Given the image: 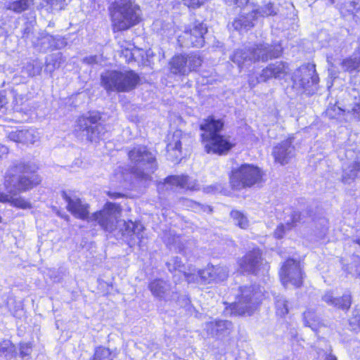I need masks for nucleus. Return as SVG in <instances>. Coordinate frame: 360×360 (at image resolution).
I'll use <instances>...</instances> for the list:
<instances>
[{
	"instance_id": "obj_1",
	"label": "nucleus",
	"mask_w": 360,
	"mask_h": 360,
	"mask_svg": "<svg viewBox=\"0 0 360 360\" xmlns=\"http://www.w3.org/2000/svg\"><path fill=\"white\" fill-rule=\"evenodd\" d=\"M34 165L22 162H15L8 168L5 178L4 186L7 193L11 195L9 203L20 209H31V202L25 198L15 197L21 192L32 189L41 182L36 174Z\"/></svg>"
},
{
	"instance_id": "obj_2",
	"label": "nucleus",
	"mask_w": 360,
	"mask_h": 360,
	"mask_svg": "<svg viewBox=\"0 0 360 360\" xmlns=\"http://www.w3.org/2000/svg\"><path fill=\"white\" fill-rule=\"evenodd\" d=\"M223 127L222 120H216L212 116L200 124V128L203 131L201 135L202 142L207 153L226 155L233 146L229 138L219 134Z\"/></svg>"
},
{
	"instance_id": "obj_3",
	"label": "nucleus",
	"mask_w": 360,
	"mask_h": 360,
	"mask_svg": "<svg viewBox=\"0 0 360 360\" xmlns=\"http://www.w3.org/2000/svg\"><path fill=\"white\" fill-rule=\"evenodd\" d=\"M109 11L114 31L128 30L141 20L140 7L134 0L115 1Z\"/></svg>"
},
{
	"instance_id": "obj_4",
	"label": "nucleus",
	"mask_w": 360,
	"mask_h": 360,
	"mask_svg": "<svg viewBox=\"0 0 360 360\" xmlns=\"http://www.w3.org/2000/svg\"><path fill=\"white\" fill-rule=\"evenodd\" d=\"M140 80L132 70H108L101 75V86L108 91L128 92L135 89Z\"/></svg>"
},
{
	"instance_id": "obj_5",
	"label": "nucleus",
	"mask_w": 360,
	"mask_h": 360,
	"mask_svg": "<svg viewBox=\"0 0 360 360\" xmlns=\"http://www.w3.org/2000/svg\"><path fill=\"white\" fill-rule=\"evenodd\" d=\"M131 161V172L138 178L148 179L156 169L155 158L146 147H134L128 153Z\"/></svg>"
},
{
	"instance_id": "obj_6",
	"label": "nucleus",
	"mask_w": 360,
	"mask_h": 360,
	"mask_svg": "<svg viewBox=\"0 0 360 360\" xmlns=\"http://www.w3.org/2000/svg\"><path fill=\"white\" fill-rule=\"evenodd\" d=\"M100 120L101 116L98 114L79 117L75 127V136L82 140L91 142L103 139L107 130L105 125L98 122Z\"/></svg>"
},
{
	"instance_id": "obj_7",
	"label": "nucleus",
	"mask_w": 360,
	"mask_h": 360,
	"mask_svg": "<svg viewBox=\"0 0 360 360\" xmlns=\"http://www.w3.org/2000/svg\"><path fill=\"white\" fill-rule=\"evenodd\" d=\"M262 297V291L253 286L240 287L236 294V300L231 304L233 312L239 315H250Z\"/></svg>"
},
{
	"instance_id": "obj_8",
	"label": "nucleus",
	"mask_w": 360,
	"mask_h": 360,
	"mask_svg": "<svg viewBox=\"0 0 360 360\" xmlns=\"http://www.w3.org/2000/svg\"><path fill=\"white\" fill-rule=\"evenodd\" d=\"M262 172L258 167L243 164L232 171L230 183L233 188L240 190L259 184L262 181Z\"/></svg>"
},
{
	"instance_id": "obj_9",
	"label": "nucleus",
	"mask_w": 360,
	"mask_h": 360,
	"mask_svg": "<svg viewBox=\"0 0 360 360\" xmlns=\"http://www.w3.org/2000/svg\"><path fill=\"white\" fill-rule=\"evenodd\" d=\"M120 212V209L117 204L108 202L103 210L90 215L88 222L98 224L103 230L111 233L117 228Z\"/></svg>"
},
{
	"instance_id": "obj_10",
	"label": "nucleus",
	"mask_w": 360,
	"mask_h": 360,
	"mask_svg": "<svg viewBox=\"0 0 360 360\" xmlns=\"http://www.w3.org/2000/svg\"><path fill=\"white\" fill-rule=\"evenodd\" d=\"M201 63V58L196 54L176 55L169 62V70L172 75L185 76L195 70Z\"/></svg>"
},
{
	"instance_id": "obj_11",
	"label": "nucleus",
	"mask_w": 360,
	"mask_h": 360,
	"mask_svg": "<svg viewBox=\"0 0 360 360\" xmlns=\"http://www.w3.org/2000/svg\"><path fill=\"white\" fill-rule=\"evenodd\" d=\"M207 27L202 22L195 21L185 28L178 37V41L182 46L200 48L205 44L204 34L207 32Z\"/></svg>"
},
{
	"instance_id": "obj_12",
	"label": "nucleus",
	"mask_w": 360,
	"mask_h": 360,
	"mask_svg": "<svg viewBox=\"0 0 360 360\" xmlns=\"http://www.w3.org/2000/svg\"><path fill=\"white\" fill-rule=\"evenodd\" d=\"M294 86L304 91H311V88L319 82V77L315 66L308 64L300 67L292 77Z\"/></svg>"
},
{
	"instance_id": "obj_13",
	"label": "nucleus",
	"mask_w": 360,
	"mask_h": 360,
	"mask_svg": "<svg viewBox=\"0 0 360 360\" xmlns=\"http://www.w3.org/2000/svg\"><path fill=\"white\" fill-rule=\"evenodd\" d=\"M280 278L285 287L288 284L300 287L303 278L300 262L292 259L286 260L281 269Z\"/></svg>"
},
{
	"instance_id": "obj_14",
	"label": "nucleus",
	"mask_w": 360,
	"mask_h": 360,
	"mask_svg": "<svg viewBox=\"0 0 360 360\" xmlns=\"http://www.w3.org/2000/svg\"><path fill=\"white\" fill-rule=\"evenodd\" d=\"M61 197L67 202V210L74 217L81 219H85L88 221L89 217V206L71 191H62Z\"/></svg>"
},
{
	"instance_id": "obj_15",
	"label": "nucleus",
	"mask_w": 360,
	"mask_h": 360,
	"mask_svg": "<svg viewBox=\"0 0 360 360\" xmlns=\"http://www.w3.org/2000/svg\"><path fill=\"white\" fill-rule=\"evenodd\" d=\"M254 63L266 62L268 60L278 58L282 53V47L279 44H269L267 43L256 44L250 46Z\"/></svg>"
},
{
	"instance_id": "obj_16",
	"label": "nucleus",
	"mask_w": 360,
	"mask_h": 360,
	"mask_svg": "<svg viewBox=\"0 0 360 360\" xmlns=\"http://www.w3.org/2000/svg\"><path fill=\"white\" fill-rule=\"evenodd\" d=\"M233 326L231 321L223 319H214L205 322L203 330L211 338L222 340L229 336L233 331Z\"/></svg>"
},
{
	"instance_id": "obj_17",
	"label": "nucleus",
	"mask_w": 360,
	"mask_h": 360,
	"mask_svg": "<svg viewBox=\"0 0 360 360\" xmlns=\"http://www.w3.org/2000/svg\"><path fill=\"white\" fill-rule=\"evenodd\" d=\"M238 265L242 272L257 274L263 265L261 251L259 249H254L248 252L239 259Z\"/></svg>"
},
{
	"instance_id": "obj_18",
	"label": "nucleus",
	"mask_w": 360,
	"mask_h": 360,
	"mask_svg": "<svg viewBox=\"0 0 360 360\" xmlns=\"http://www.w3.org/2000/svg\"><path fill=\"white\" fill-rule=\"evenodd\" d=\"M275 162L283 165L288 164L295 156V148L292 139H287L275 146L272 150Z\"/></svg>"
},
{
	"instance_id": "obj_19",
	"label": "nucleus",
	"mask_w": 360,
	"mask_h": 360,
	"mask_svg": "<svg viewBox=\"0 0 360 360\" xmlns=\"http://www.w3.org/2000/svg\"><path fill=\"white\" fill-rule=\"evenodd\" d=\"M152 295L160 300L167 301L174 297V290L171 284L160 278L153 280L148 284Z\"/></svg>"
},
{
	"instance_id": "obj_20",
	"label": "nucleus",
	"mask_w": 360,
	"mask_h": 360,
	"mask_svg": "<svg viewBox=\"0 0 360 360\" xmlns=\"http://www.w3.org/2000/svg\"><path fill=\"white\" fill-rule=\"evenodd\" d=\"M169 186L171 187V189L172 188V186L189 190L198 189V184L195 180L191 179L188 176L184 175L168 176L165 179L164 183L159 184L158 189H163L164 187H166V189L168 190Z\"/></svg>"
},
{
	"instance_id": "obj_21",
	"label": "nucleus",
	"mask_w": 360,
	"mask_h": 360,
	"mask_svg": "<svg viewBox=\"0 0 360 360\" xmlns=\"http://www.w3.org/2000/svg\"><path fill=\"white\" fill-rule=\"evenodd\" d=\"M322 300L328 306L347 311L352 304V295L350 292H347L342 296L335 297L333 296V292L327 291L322 296Z\"/></svg>"
},
{
	"instance_id": "obj_22",
	"label": "nucleus",
	"mask_w": 360,
	"mask_h": 360,
	"mask_svg": "<svg viewBox=\"0 0 360 360\" xmlns=\"http://www.w3.org/2000/svg\"><path fill=\"white\" fill-rule=\"evenodd\" d=\"M188 135L184 134L181 130H176L167 136V150L168 152H175V155L179 157L181 152V145L188 142Z\"/></svg>"
},
{
	"instance_id": "obj_23",
	"label": "nucleus",
	"mask_w": 360,
	"mask_h": 360,
	"mask_svg": "<svg viewBox=\"0 0 360 360\" xmlns=\"http://www.w3.org/2000/svg\"><path fill=\"white\" fill-rule=\"evenodd\" d=\"M11 141L25 144H33L39 140V136L34 129H20L8 134Z\"/></svg>"
},
{
	"instance_id": "obj_24",
	"label": "nucleus",
	"mask_w": 360,
	"mask_h": 360,
	"mask_svg": "<svg viewBox=\"0 0 360 360\" xmlns=\"http://www.w3.org/2000/svg\"><path fill=\"white\" fill-rule=\"evenodd\" d=\"M287 73V66L283 62H276L269 65L262 70L260 74L261 79L267 81L271 78H281Z\"/></svg>"
},
{
	"instance_id": "obj_25",
	"label": "nucleus",
	"mask_w": 360,
	"mask_h": 360,
	"mask_svg": "<svg viewBox=\"0 0 360 360\" xmlns=\"http://www.w3.org/2000/svg\"><path fill=\"white\" fill-rule=\"evenodd\" d=\"M231 60L239 68L243 65L250 64L254 62L251 47H245L237 49L231 57Z\"/></svg>"
},
{
	"instance_id": "obj_26",
	"label": "nucleus",
	"mask_w": 360,
	"mask_h": 360,
	"mask_svg": "<svg viewBox=\"0 0 360 360\" xmlns=\"http://www.w3.org/2000/svg\"><path fill=\"white\" fill-rule=\"evenodd\" d=\"M184 276L188 283L198 282L201 281L204 283H210L212 281V274L211 266H207L202 270H198L197 274L194 272H184Z\"/></svg>"
},
{
	"instance_id": "obj_27",
	"label": "nucleus",
	"mask_w": 360,
	"mask_h": 360,
	"mask_svg": "<svg viewBox=\"0 0 360 360\" xmlns=\"http://www.w3.org/2000/svg\"><path fill=\"white\" fill-rule=\"evenodd\" d=\"M258 16L255 11L248 13L246 15H241L235 20L232 25L236 30H241L242 29H250L255 25V22Z\"/></svg>"
},
{
	"instance_id": "obj_28",
	"label": "nucleus",
	"mask_w": 360,
	"mask_h": 360,
	"mask_svg": "<svg viewBox=\"0 0 360 360\" xmlns=\"http://www.w3.org/2000/svg\"><path fill=\"white\" fill-rule=\"evenodd\" d=\"M360 171V158H356L350 165L343 170L342 181L344 184H350L358 176Z\"/></svg>"
},
{
	"instance_id": "obj_29",
	"label": "nucleus",
	"mask_w": 360,
	"mask_h": 360,
	"mask_svg": "<svg viewBox=\"0 0 360 360\" xmlns=\"http://www.w3.org/2000/svg\"><path fill=\"white\" fill-rule=\"evenodd\" d=\"M34 4V0H16L6 4V8L15 13H21L28 10Z\"/></svg>"
},
{
	"instance_id": "obj_30",
	"label": "nucleus",
	"mask_w": 360,
	"mask_h": 360,
	"mask_svg": "<svg viewBox=\"0 0 360 360\" xmlns=\"http://www.w3.org/2000/svg\"><path fill=\"white\" fill-rule=\"evenodd\" d=\"M341 67L345 72H360V53L359 56L353 55L343 59L341 62Z\"/></svg>"
},
{
	"instance_id": "obj_31",
	"label": "nucleus",
	"mask_w": 360,
	"mask_h": 360,
	"mask_svg": "<svg viewBox=\"0 0 360 360\" xmlns=\"http://www.w3.org/2000/svg\"><path fill=\"white\" fill-rule=\"evenodd\" d=\"M303 321L305 326L316 331L321 325L319 319L313 310L308 309L303 313Z\"/></svg>"
},
{
	"instance_id": "obj_32",
	"label": "nucleus",
	"mask_w": 360,
	"mask_h": 360,
	"mask_svg": "<svg viewBox=\"0 0 360 360\" xmlns=\"http://www.w3.org/2000/svg\"><path fill=\"white\" fill-rule=\"evenodd\" d=\"M54 38L53 36L47 33H41L38 41H33L35 46L39 47L40 50L46 51L49 49L58 48L54 44Z\"/></svg>"
},
{
	"instance_id": "obj_33",
	"label": "nucleus",
	"mask_w": 360,
	"mask_h": 360,
	"mask_svg": "<svg viewBox=\"0 0 360 360\" xmlns=\"http://www.w3.org/2000/svg\"><path fill=\"white\" fill-rule=\"evenodd\" d=\"M143 226L140 224L134 223L131 221H123V227L122 228V232L123 236L136 235L139 238L140 232L142 231Z\"/></svg>"
},
{
	"instance_id": "obj_34",
	"label": "nucleus",
	"mask_w": 360,
	"mask_h": 360,
	"mask_svg": "<svg viewBox=\"0 0 360 360\" xmlns=\"http://www.w3.org/2000/svg\"><path fill=\"white\" fill-rule=\"evenodd\" d=\"M15 346L8 340H4L0 342V356H4L6 359H11L15 356Z\"/></svg>"
},
{
	"instance_id": "obj_35",
	"label": "nucleus",
	"mask_w": 360,
	"mask_h": 360,
	"mask_svg": "<svg viewBox=\"0 0 360 360\" xmlns=\"http://www.w3.org/2000/svg\"><path fill=\"white\" fill-rule=\"evenodd\" d=\"M257 16L268 17L277 15L278 8L274 4L269 2L261 6L259 8L255 10Z\"/></svg>"
},
{
	"instance_id": "obj_36",
	"label": "nucleus",
	"mask_w": 360,
	"mask_h": 360,
	"mask_svg": "<svg viewBox=\"0 0 360 360\" xmlns=\"http://www.w3.org/2000/svg\"><path fill=\"white\" fill-rule=\"evenodd\" d=\"M235 225L245 229L249 226V220L246 215L238 210H232L230 213Z\"/></svg>"
},
{
	"instance_id": "obj_37",
	"label": "nucleus",
	"mask_w": 360,
	"mask_h": 360,
	"mask_svg": "<svg viewBox=\"0 0 360 360\" xmlns=\"http://www.w3.org/2000/svg\"><path fill=\"white\" fill-rule=\"evenodd\" d=\"M212 281L219 282L226 280L229 276V271L226 266H211Z\"/></svg>"
},
{
	"instance_id": "obj_38",
	"label": "nucleus",
	"mask_w": 360,
	"mask_h": 360,
	"mask_svg": "<svg viewBox=\"0 0 360 360\" xmlns=\"http://www.w3.org/2000/svg\"><path fill=\"white\" fill-rule=\"evenodd\" d=\"M115 356L108 348L99 347L96 349L93 359L89 360H113Z\"/></svg>"
},
{
	"instance_id": "obj_39",
	"label": "nucleus",
	"mask_w": 360,
	"mask_h": 360,
	"mask_svg": "<svg viewBox=\"0 0 360 360\" xmlns=\"http://www.w3.org/2000/svg\"><path fill=\"white\" fill-rule=\"evenodd\" d=\"M275 306L276 314L280 316H285L289 311L288 301L283 296L275 297Z\"/></svg>"
},
{
	"instance_id": "obj_40",
	"label": "nucleus",
	"mask_w": 360,
	"mask_h": 360,
	"mask_svg": "<svg viewBox=\"0 0 360 360\" xmlns=\"http://www.w3.org/2000/svg\"><path fill=\"white\" fill-rule=\"evenodd\" d=\"M292 229V225L290 223L289 221H287L286 223L279 224L274 231V235L275 238L280 239L283 238L287 231L291 230Z\"/></svg>"
},
{
	"instance_id": "obj_41",
	"label": "nucleus",
	"mask_w": 360,
	"mask_h": 360,
	"mask_svg": "<svg viewBox=\"0 0 360 360\" xmlns=\"http://www.w3.org/2000/svg\"><path fill=\"white\" fill-rule=\"evenodd\" d=\"M346 111H347V108L343 110L340 107L334 105L328 107L325 113H326V116H327L330 119H335V118H337V117H338L339 115H340L342 113V112H346Z\"/></svg>"
},
{
	"instance_id": "obj_42",
	"label": "nucleus",
	"mask_w": 360,
	"mask_h": 360,
	"mask_svg": "<svg viewBox=\"0 0 360 360\" xmlns=\"http://www.w3.org/2000/svg\"><path fill=\"white\" fill-rule=\"evenodd\" d=\"M348 113H352L355 117L360 119V96L355 98L352 104L347 108Z\"/></svg>"
},
{
	"instance_id": "obj_43",
	"label": "nucleus",
	"mask_w": 360,
	"mask_h": 360,
	"mask_svg": "<svg viewBox=\"0 0 360 360\" xmlns=\"http://www.w3.org/2000/svg\"><path fill=\"white\" fill-rule=\"evenodd\" d=\"M166 264L169 271L171 272L176 270L181 271V268L182 267V262L181 259L177 257H172L167 262Z\"/></svg>"
},
{
	"instance_id": "obj_44",
	"label": "nucleus",
	"mask_w": 360,
	"mask_h": 360,
	"mask_svg": "<svg viewBox=\"0 0 360 360\" xmlns=\"http://www.w3.org/2000/svg\"><path fill=\"white\" fill-rule=\"evenodd\" d=\"M345 8L349 13L355 14L360 11V0L347 2L345 4Z\"/></svg>"
},
{
	"instance_id": "obj_45",
	"label": "nucleus",
	"mask_w": 360,
	"mask_h": 360,
	"mask_svg": "<svg viewBox=\"0 0 360 360\" xmlns=\"http://www.w3.org/2000/svg\"><path fill=\"white\" fill-rule=\"evenodd\" d=\"M164 241L167 245L176 246L180 242V238L178 236L172 234L171 232L165 233L164 236Z\"/></svg>"
},
{
	"instance_id": "obj_46",
	"label": "nucleus",
	"mask_w": 360,
	"mask_h": 360,
	"mask_svg": "<svg viewBox=\"0 0 360 360\" xmlns=\"http://www.w3.org/2000/svg\"><path fill=\"white\" fill-rule=\"evenodd\" d=\"M122 56L125 58L126 62L130 63L132 61H135L134 60V53H133L132 48H126L122 50Z\"/></svg>"
},
{
	"instance_id": "obj_47",
	"label": "nucleus",
	"mask_w": 360,
	"mask_h": 360,
	"mask_svg": "<svg viewBox=\"0 0 360 360\" xmlns=\"http://www.w3.org/2000/svg\"><path fill=\"white\" fill-rule=\"evenodd\" d=\"M32 352V347L30 343L20 344V353L22 358L29 356Z\"/></svg>"
},
{
	"instance_id": "obj_48",
	"label": "nucleus",
	"mask_w": 360,
	"mask_h": 360,
	"mask_svg": "<svg viewBox=\"0 0 360 360\" xmlns=\"http://www.w3.org/2000/svg\"><path fill=\"white\" fill-rule=\"evenodd\" d=\"M83 60L84 63L89 65L98 64L103 61L102 56L96 55L86 57Z\"/></svg>"
},
{
	"instance_id": "obj_49",
	"label": "nucleus",
	"mask_w": 360,
	"mask_h": 360,
	"mask_svg": "<svg viewBox=\"0 0 360 360\" xmlns=\"http://www.w3.org/2000/svg\"><path fill=\"white\" fill-rule=\"evenodd\" d=\"M264 82L261 79L260 75L258 77L255 74H250L248 75V84L250 87L254 88L259 82Z\"/></svg>"
},
{
	"instance_id": "obj_50",
	"label": "nucleus",
	"mask_w": 360,
	"mask_h": 360,
	"mask_svg": "<svg viewBox=\"0 0 360 360\" xmlns=\"http://www.w3.org/2000/svg\"><path fill=\"white\" fill-rule=\"evenodd\" d=\"M301 219V214L298 211H292L290 214V219L288 220L292 225V228L299 222Z\"/></svg>"
},
{
	"instance_id": "obj_51",
	"label": "nucleus",
	"mask_w": 360,
	"mask_h": 360,
	"mask_svg": "<svg viewBox=\"0 0 360 360\" xmlns=\"http://www.w3.org/2000/svg\"><path fill=\"white\" fill-rule=\"evenodd\" d=\"M224 1L229 6L243 7L248 3L249 0H224Z\"/></svg>"
},
{
	"instance_id": "obj_52",
	"label": "nucleus",
	"mask_w": 360,
	"mask_h": 360,
	"mask_svg": "<svg viewBox=\"0 0 360 360\" xmlns=\"http://www.w3.org/2000/svg\"><path fill=\"white\" fill-rule=\"evenodd\" d=\"M115 176H116L117 181H119L126 180V177L124 176V169L122 167H120L115 169Z\"/></svg>"
},
{
	"instance_id": "obj_53",
	"label": "nucleus",
	"mask_w": 360,
	"mask_h": 360,
	"mask_svg": "<svg viewBox=\"0 0 360 360\" xmlns=\"http://www.w3.org/2000/svg\"><path fill=\"white\" fill-rule=\"evenodd\" d=\"M187 203L189 204V205L193 209L195 210V211H198V210H205L204 209V206L200 205V203L198 202H193L192 200H187Z\"/></svg>"
},
{
	"instance_id": "obj_54",
	"label": "nucleus",
	"mask_w": 360,
	"mask_h": 360,
	"mask_svg": "<svg viewBox=\"0 0 360 360\" xmlns=\"http://www.w3.org/2000/svg\"><path fill=\"white\" fill-rule=\"evenodd\" d=\"M11 195H8L6 193H4V192H1L0 191V202H9L11 199Z\"/></svg>"
},
{
	"instance_id": "obj_55",
	"label": "nucleus",
	"mask_w": 360,
	"mask_h": 360,
	"mask_svg": "<svg viewBox=\"0 0 360 360\" xmlns=\"http://www.w3.org/2000/svg\"><path fill=\"white\" fill-rule=\"evenodd\" d=\"M133 53H134V60H137L139 58H143V51L135 47L132 48Z\"/></svg>"
},
{
	"instance_id": "obj_56",
	"label": "nucleus",
	"mask_w": 360,
	"mask_h": 360,
	"mask_svg": "<svg viewBox=\"0 0 360 360\" xmlns=\"http://www.w3.org/2000/svg\"><path fill=\"white\" fill-rule=\"evenodd\" d=\"M7 104V99L5 96H0V111L5 107Z\"/></svg>"
},
{
	"instance_id": "obj_57",
	"label": "nucleus",
	"mask_w": 360,
	"mask_h": 360,
	"mask_svg": "<svg viewBox=\"0 0 360 360\" xmlns=\"http://www.w3.org/2000/svg\"><path fill=\"white\" fill-rule=\"evenodd\" d=\"M8 153V148L0 144V159L3 157V155Z\"/></svg>"
},
{
	"instance_id": "obj_58",
	"label": "nucleus",
	"mask_w": 360,
	"mask_h": 360,
	"mask_svg": "<svg viewBox=\"0 0 360 360\" xmlns=\"http://www.w3.org/2000/svg\"><path fill=\"white\" fill-rule=\"evenodd\" d=\"M46 5H50L51 6H53L54 5H56L58 2L61 1L62 0H44Z\"/></svg>"
},
{
	"instance_id": "obj_59",
	"label": "nucleus",
	"mask_w": 360,
	"mask_h": 360,
	"mask_svg": "<svg viewBox=\"0 0 360 360\" xmlns=\"http://www.w3.org/2000/svg\"><path fill=\"white\" fill-rule=\"evenodd\" d=\"M30 32V29L29 27H26L25 30H24V32H23V34H22V37H26L27 38L28 37V35Z\"/></svg>"
},
{
	"instance_id": "obj_60",
	"label": "nucleus",
	"mask_w": 360,
	"mask_h": 360,
	"mask_svg": "<svg viewBox=\"0 0 360 360\" xmlns=\"http://www.w3.org/2000/svg\"><path fill=\"white\" fill-rule=\"evenodd\" d=\"M108 195L110 196L111 198H115L121 196L120 193H112L110 192L108 193Z\"/></svg>"
},
{
	"instance_id": "obj_61",
	"label": "nucleus",
	"mask_w": 360,
	"mask_h": 360,
	"mask_svg": "<svg viewBox=\"0 0 360 360\" xmlns=\"http://www.w3.org/2000/svg\"><path fill=\"white\" fill-rule=\"evenodd\" d=\"M326 360H337V358L335 356L330 354L326 356Z\"/></svg>"
},
{
	"instance_id": "obj_62",
	"label": "nucleus",
	"mask_w": 360,
	"mask_h": 360,
	"mask_svg": "<svg viewBox=\"0 0 360 360\" xmlns=\"http://www.w3.org/2000/svg\"><path fill=\"white\" fill-rule=\"evenodd\" d=\"M352 241H353V243L360 245V238H355Z\"/></svg>"
},
{
	"instance_id": "obj_63",
	"label": "nucleus",
	"mask_w": 360,
	"mask_h": 360,
	"mask_svg": "<svg viewBox=\"0 0 360 360\" xmlns=\"http://www.w3.org/2000/svg\"><path fill=\"white\" fill-rule=\"evenodd\" d=\"M330 4H333L335 3V0H328Z\"/></svg>"
},
{
	"instance_id": "obj_64",
	"label": "nucleus",
	"mask_w": 360,
	"mask_h": 360,
	"mask_svg": "<svg viewBox=\"0 0 360 360\" xmlns=\"http://www.w3.org/2000/svg\"><path fill=\"white\" fill-rule=\"evenodd\" d=\"M356 274L357 276L360 277V271H359L358 270H356Z\"/></svg>"
}]
</instances>
